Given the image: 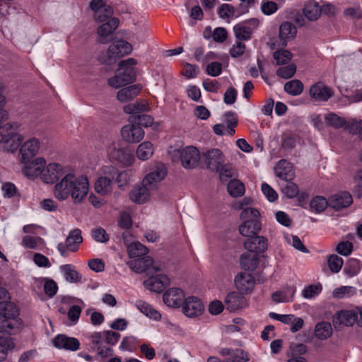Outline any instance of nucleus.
<instances>
[{
	"label": "nucleus",
	"mask_w": 362,
	"mask_h": 362,
	"mask_svg": "<svg viewBox=\"0 0 362 362\" xmlns=\"http://www.w3.org/2000/svg\"><path fill=\"white\" fill-rule=\"evenodd\" d=\"M40 143L38 139L32 137L25 141L19 148L21 161L27 163L34 158L40 148Z\"/></svg>",
	"instance_id": "14"
},
{
	"label": "nucleus",
	"mask_w": 362,
	"mask_h": 362,
	"mask_svg": "<svg viewBox=\"0 0 362 362\" xmlns=\"http://www.w3.org/2000/svg\"><path fill=\"white\" fill-rule=\"evenodd\" d=\"M329 205V200L321 196L315 197L313 199L310 204V206L313 211L317 213L323 211Z\"/></svg>",
	"instance_id": "48"
},
{
	"label": "nucleus",
	"mask_w": 362,
	"mask_h": 362,
	"mask_svg": "<svg viewBox=\"0 0 362 362\" xmlns=\"http://www.w3.org/2000/svg\"><path fill=\"white\" fill-rule=\"evenodd\" d=\"M180 156L182 165L186 169H192L197 167L200 160L199 150L194 146H187L177 151Z\"/></svg>",
	"instance_id": "8"
},
{
	"label": "nucleus",
	"mask_w": 362,
	"mask_h": 362,
	"mask_svg": "<svg viewBox=\"0 0 362 362\" xmlns=\"http://www.w3.org/2000/svg\"><path fill=\"white\" fill-rule=\"evenodd\" d=\"M303 13L308 20L315 21L320 16L322 9L317 2L310 1L305 5Z\"/></svg>",
	"instance_id": "36"
},
{
	"label": "nucleus",
	"mask_w": 362,
	"mask_h": 362,
	"mask_svg": "<svg viewBox=\"0 0 362 362\" xmlns=\"http://www.w3.org/2000/svg\"><path fill=\"white\" fill-rule=\"evenodd\" d=\"M25 163L23 173L28 177L33 179L38 175L42 176L43 168L46 164L45 160L43 158H37L33 161H28Z\"/></svg>",
	"instance_id": "26"
},
{
	"label": "nucleus",
	"mask_w": 362,
	"mask_h": 362,
	"mask_svg": "<svg viewBox=\"0 0 362 362\" xmlns=\"http://www.w3.org/2000/svg\"><path fill=\"white\" fill-rule=\"evenodd\" d=\"M18 308L14 303L7 301L0 302V316L2 319L18 317Z\"/></svg>",
	"instance_id": "38"
},
{
	"label": "nucleus",
	"mask_w": 362,
	"mask_h": 362,
	"mask_svg": "<svg viewBox=\"0 0 362 362\" xmlns=\"http://www.w3.org/2000/svg\"><path fill=\"white\" fill-rule=\"evenodd\" d=\"M183 313L189 317H195L202 314L204 305L197 297L189 296L182 303Z\"/></svg>",
	"instance_id": "16"
},
{
	"label": "nucleus",
	"mask_w": 362,
	"mask_h": 362,
	"mask_svg": "<svg viewBox=\"0 0 362 362\" xmlns=\"http://www.w3.org/2000/svg\"><path fill=\"white\" fill-rule=\"evenodd\" d=\"M101 334L102 332H94L90 335V338L91 339L92 344L97 349L98 354L102 358H105L111 356L113 351L110 347L105 346L107 344L105 337H97L98 334Z\"/></svg>",
	"instance_id": "30"
},
{
	"label": "nucleus",
	"mask_w": 362,
	"mask_h": 362,
	"mask_svg": "<svg viewBox=\"0 0 362 362\" xmlns=\"http://www.w3.org/2000/svg\"><path fill=\"white\" fill-rule=\"evenodd\" d=\"M113 13V8L107 5L95 13L93 18L95 21L103 23L112 18Z\"/></svg>",
	"instance_id": "47"
},
{
	"label": "nucleus",
	"mask_w": 362,
	"mask_h": 362,
	"mask_svg": "<svg viewBox=\"0 0 362 362\" xmlns=\"http://www.w3.org/2000/svg\"><path fill=\"white\" fill-rule=\"evenodd\" d=\"M260 216L259 211L255 208L246 207L240 214L241 220L257 219Z\"/></svg>",
	"instance_id": "57"
},
{
	"label": "nucleus",
	"mask_w": 362,
	"mask_h": 362,
	"mask_svg": "<svg viewBox=\"0 0 362 362\" xmlns=\"http://www.w3.org/2000/svg\"><path fill=\"white\" fill-rule=\"evenodd\" d=\"M288 182L282 187V192L288 198L296 197L299 192L298 187L294 182Z\"/></svg>",
	"instance_id": "58"
},
{
	"label": "nucleus",
	"mask_w": 362,
	"mask_h": 362,
	"mask_svg": "<svg viewBox=\"0 0 362 362\" xmlns=\"http://www.w3.org/2000/svg\"><path fill=\"white\" fill-rule=\"evenodd\" d=\"M127 250L129 256L132 259L141 257L148 253V248L139 242L130 244Z\"/></svg>",
	"instance_id": "41"
},
{
	"label": "nucleus",
	"mask_w": 362,
	"mask_h": 362,
	"mask_svg": "<svg viewBox=\"0 0 362 362\" xmlns=\"http://www.w3.org/2000/svg\"><path fill=\"white\" fill-rule=\"evenodd\" d=\"M361 267L362 264L359 260L357 259L351 258L346 262L344 272L349 276L351 277L358 274L361 269Z\"/></svg>",
	"instance_id": "45"
},
{
	"label": "nucleus",
	"mask_w": 362,
	"mask_h": 362,
	"mask_svg": "<svg viewBox=\"0 0 362 362\" xmlns=\"http://www.w3.org/2000/svg\"><path fill=\"white\" fill-rule=\"evenodd\" d=\"M144 134L145 132L144 129L136 124H126L121 130V135L123 140L131 144L141 141L144 139Z\"/></svg>",
	"instance_id": "12"
},
{
	"label": "nucleus",
	"mask_w": 362,
	"mask_h": 362,
	"mask_svg": "<svg viewBox=\"0 0 362 362\" xmlns=\"http://www.w3.org/2000/svg\"><path fill=\"white\" fill-rule=\"evenodd\" d=\"M332 334L331 324L326 322H319L315 327V335L317 338L324 340L329 338Z\"/></svg>",
	"instance_id": "40"
},
{
	"label": "nucleus",
	"mask_w": 362,
	"mask_h": 362,
	"mask_svg": "<svg viewBox=\"0 0 362 362\" xmlns=\"http://www.w3.org/2000/svg\"><path fill=\"white\" fill-rule=\"evenodd\" d=\"M296 292L294 286H288L283 290L272 293V298L275 303H286L292 301Z\"/></svg>",
	"instance_id": "33"
},
{
	"label": "nucleus",
	"mask_w": 362,
	"mask_h": 362,
	"mask_svg": "<svg viewBox=\"0 0 362 362\" xmlns=\"http://www.w3.org/2000/svg\"><path fill=\"white\" fill-rule=\"evenodd\" d=\"M129 121L130 122H135L140 127L144 126L145 127H151L153 123V119L147 115L132 116L129 117Z\"/></svg>",
	"instance_id": "50"
},
{
	"label": "nucleus",
	"mask_w": 362,
	"mask_h": 362,
	"mask_svg": "<svg viewBox=\"0 0 362 362\" xmlns=\"http://www.w3.org/2000/svg\"><path fill=\"white\" fill-rule=\"evenodd\" d=\"M260 257L259 255H251L244 253L240 257V264L245 270L254 271L257 269L259 263Z\"/></svg>",
	"instance_id": "34"
},
{
	"label": "nucleus",
	"mask_w": 362,
	"mask_h": 362,
	"mask_svg": "<svg viewBox=\"0 0 362 362\" xmlns=\"http://www.w3.org/2000/svg\"><path fill=\"white\" fill-rule=\"evenodd\" d=\"M132 46L124 40L117 41L110 45L107 49V54L110 59L122 57L131 53Z\"/></svg>",
	"instance_id": "19"
},
{
	"label": "nucleus",
	"mask_w": 362,
	"mask_h": 362,
	"mask_svg": "<svg viewBox=\"0 0 362 362\" xmlns=\"http://www.w3.org/2000/svg\"><path fill=\"white\" fill-rule=\"evenodd\" d=\"M53 344L57 349L70 351H76L80 346V342L77 339L64 334L57 335L53 339Z\"/></svg>",
	"instance_id": "25"
},
{
	"label": "nucleus",
	"mask_w": 362,
	"mask_h": 362,
	"mask_svg": "<svg viewBox=\"0 0 362 362\" xmlns=\"http://www.w3.org/2000/svg\"><path fill=\"white\" fill-rule=\"evenodd\" d=\"M60 271L63 273L66 281L70 283H78L81 281V275L75 269L72 264H64L60 266Z\"/></svg>",
	"instance_id": "35"
},
{
	"label": "nucleus",
	"mask_w": 362,
	"mask_h": 362,
	"mask_svg": "<svg viewBox=\"0 0 362 362\" xmlns=\"http://www.w3.org/2000/svg\"><path fill=\"white\" fill-rule=\"evenodd\" d=\"M18 124L8 122L0 127V144L8 152H15L23 141V136L18 134Z\"/></svg>",
	"instance_id": "4"
},
{
	"label": "nucleus",
	"mask_w": 362,
	"mask_h": 362,
	"mask_svg": "<svg viewBox=\"0 0 362 362\" xmlns=\"http://www.w3.org/2000/svg\"><path fill=\"white\" fill-rule=\"evenodd\" d=\"M337 252L344 256L349 255L353 250V244L349 241H342L337 246Z\"/></svg>",
	"instance_id": "62"
},
{
	"label": "nucleus",
	"mask_w": 362,
	"mask_h": 362,
	"mask_svg": "<svg viewBox=\"0 0 362 362\" xmlns=\"http://www.w3.org/2000/svg\"><path fill=\"white\" fill-rule=\"evenodd\" d=\"M44 291L49 298H52L57 292L58 286L57 283L49 279H44Z\"/></svg>",
	"instance_id": "54"
},
{
	"label": "nucleus",
	"mask_w": 362,
	"mask_h": 362,
	"mask_svg": "<svg viewBox=\"0 0 362 362\" xmlns=\"http://www.w3.org/2000/svg\"><path fill=\"white\" fill-rule=\"evenodd\" d=\"M95 189L101 195L107 194L112 189L111 179L106 176L100 177L95 183Z\"/></svg>",
	"instance_id": "42"
},
{
	"label": "nucleus",
	"mask_w": 362,
	"mask_h": 362,
	"mask_svg": "<svg viewBox=\"0 0 362 362\" xmlns=\"http://www.w3.org/2000/svg\"><path fill=\"white\" fill-rule=\"evenodd\" d=\"M105 337L106 344L110 346L115 345L117 343L120 338V334L116 332L112 331H103L101 334H98L97 337Z\"/></svg>",
	"instance_id": "55"
},
{
	"label": "nucleus",
	"mask_w": 362,
	"mask_h": 362,
	"mask_svg": "<svg viewBox=\"0 0 362 362\" xmlns=\"http://www.w3.org/2000/svg\"><path fill=\"white\" fill-rule=\"evenodd\" d=\"M89 192V182L86 176H76L73 173L66 174L54 185V197L59 201L71 197L74 204L83 202Z\"/></svg>",
	"instance_id": "1"
},
{
	"label": "nucleus",
	"mask_w": 362,
	"mask_h": 362,
	"mask_svg": "<svg viewBox=\"0 0 362 362\" xmlns=\"http://www.w3.org/2000/svg\"><path fill=\"white\" fill-rule=\"evenodd\" d=\"M253 28L248 23H240L233 27V33L238 40L246 41L251 38Z\"/></svg>",
	"instance_id": "32"
},
{
	"label": "nucleus",
	"mask_w": 362,
	"mask_h": 362,
	"mask_svg": "<svg viewBox=\"0 0 362 362\" xmlns=\"http://www.w3.org/2000/svg\"><path fill=\"white\" fill-rule=\"evenodd\" d=\"M119 23V19L114 17L100 25L97 30L99 36L98 42L102 44L108 43L112 39L113 33L118 28Z\"/></svg>",
	"instance_id": "13"
},
{
	"label": "nucleus",
	"mask_w": 362,
	"mask_h": 362,
	"mask_svg": "<svg viewBox=\"0 0 362 362\" xmlns=\"http://www.w3.org/2000/svg\"><path fill=\"white\" fill-rule=\"evenodd\" d=\"M65 175L62 166L53 163H49L46 168L44 167L41 179L45 183L52 184Z\"/></svg>",
	"instance_id": "17"
},
{
	"label": "nucleus",
	"mask_w": 362,
	"mask_h": 362,
	"mask_svg": "<svg viewBox=\"0 0 362 362\" xmlns=\"http://www.w3.org/2000/svg\"><path fill=\"white\" fill-rule=\"evenodd\" d=\"M249 361L248 355L242 349H234L231 359L229 362H247Z\"/></svg>",
	"instance_id": "64"
},
{
	"label": "nucleus",
	"mask_w": 362,
	"mask_h": 362,
	"mask_svg": "<svg viewBox=\"0 0 362 362\" xmlns=\"http://www.w3.org/2000/svg\"><path fill=\"white\" fill-rule=\"evenodd\" d=\"M141 90V86L140 85H131L120 89L117 93V98L121 103H127L135 98Z\"/></svg>",
	"instance_id": "31"
},
{
	"label": "nucleus",
	"mask_w": 362,
	"mask_h": 362,
	"mask_svg": "<svg viewBox=\"0 0 362 362\" xmlns=\"http://www.w3.org/2000/svg\"><path fill=\"white\" fill-rule=\"evenodd\" d=\"M91 235L93 238L100 243H106L109 240V235L103 228H97L92 230Z\"/></svg>",
	"instance_id": "60"
},
{
	"label": "nucleus",
	"mask_w": 362,
	"mask_h": 362,
	"mask_svg": "<svg viewBox=\"0 0 362 362\" xmlns=\"http://www.w3.org/2000/svg\"><path fill=\"white\" fill-rule=\"evenodd\" d=\"M328 265L333 273L339 272L344 264L343 259L337 255H331L327 259Z\"/></svg>",
	"instance_id": "51"
},
{
	"label": "nucleus",
	"mask_w": 362,
	"mask_h": 362,
	"mask_svg": "<svg viewBox=\"0 0 362 362\" xmlns=\"http://www.w3.org/2000/svg\"><path fill=\"white\" fill-rule=\"evenodd\" d=\"M135 305L136 308L140 310V312L147 317L156 320H158L161 318V315L160 313L155 310L149 303H146V301L139 300L136 302Z\"/></svg>",
	"instance_id": "37"
},
{
	"label": "nucleus",
	"mask_w": 362,
	"mask_h": 362,
	"mask_svg": "<svg viewBox=\"0 0 362 362\" xmlns=\"http://www.w3.org/2000/svg\"><path fill=\"white\" fill-rule=\"evenodd\" d=\"M261 10L265 15H272L278 10V5L274 1L264 0L261 5Z\"/></svg>",
	"instance_id": "59"
},
{
	"label": "nucleus",
	"mask_w": 362,
	"mask_h": 362,
	"mask_svg": "<svg viewBox=\"0 0 362 362\" xmlns=\"http://www.w3.org/2000/svg\"><path fill=\"white\" fill-rule=\"evenodd\" d=\"M202 158L206 168L213 172L218 171L225 161L224 155L218 148H211L206 151Z\"/></svg>",
	"instance_id": "9"
},
{
	"label": "nucleus",
	"mask_w": 362,
	"mask_h": 362,
	"mask_svg": "<svg viewBox=\"0 0 362 362\" xmlns=\"http://www.w3.org/2000/svg\"><path fill=\"white\" fill-rule=\"evenodd\" d=\"M353 199L351 195L346 192L331 196L329 199V206L335 210L346 208L351 204Z\"/></svg>",
	"instance_id": "27"
},
{
	"label": "nucleus",
	"mask_w": 362,
	"mask_h": 362,
	"mask_svg": "<svg viewBox=\"0 0 362 362\" xmlns=\"http://www.w3.org/2000/svg\"><path fill=\"white\" fill-rule=\"evenodd\" d=\"M136 64L137 61L134 58L119 62L115 75L107 80V84L114 88H119L134 82L136 79L134 66Z\"/></svg>",
	"instance_id": "3"
},
{
	"label": "nucleus",
	"mask_w": 362,
	"mask_h": 362,
	"mask_svg": "<svg viewBox=\"0 0 362 362\" xmlns=\"http://www.w3.org/2000/svg\"><path fill=\"white\" fill-rule=\"evenodd\" d=\"M107 154L111 160H116L124 166L132 164L134 157L127 148L121 147L119 143H112L107 148Z\"/></svg>",
	"instance_id": "6"
},
{
	"label": "nucleus",
	"mask_w": 362,
	"mask_h": 362,
	"mask_svg": "<svg viewBox=\"0 0 362 362\" xmlns=\"http://www.w3.org/2000/svg\"><path fill=\"white\" fill-rule=\"evenodd\" d=\"M226 308L230 312H235L245 308L247 303L245 297L240 293L233 291L229 293L225 298Z\"/></svg>",
	"instance_id": "18"
},
{
	"label": "nucleus",
	"mask_w": 362,
	"mask_h": 362,
	"mask_svg": "<svg viewBox=\"0 0 362 362\" xmlns=\"http://www.w3.org/2000/svg\"><path fill=\"white\" fill-rule=\"evenodd\" d=\"M82 242L81 231L75 229L70 232L64 243H61L58 245L57 249L62 256L67 257V251L76 252Z\"/></svg>",
	"instance_id": "7"
},
{
	"label": "nucleus",
	"mask_w": 362,
	"mask_h": 362,
	"mask_svg": "<svg viewBox=\"0 0 362 362\" xmlns=\"http://www.w3.org/2000/svg\"><path fill=\"white\" fill-rule=\"evenodd\" d=\"M235 286L238 290L244 293H250L255 287L254 277L245 272L238 274L235 278Z\"/></svg>",
	"instance_id": "22"
},
{
	"label": "nucleus",
	"mask_w": 362,
	"mask_h": 362,
	"mask_svg": "<svg viewBox=\"0 0 362 362\" xmlns=\"http://www.w3.org/2000/svg\"><path fill=\"white\" fill-rule=\"evenodd\" d=\"M284 90L291 95H299L303 90V83L297 79L286 82L284 86Z\"/></svg>",
	"instance_id": "43"
},
{
	"label": "nucleus",
	"mask_w": 362,
	"mask_h": 362,
	"mask_svg": "<svg viewBox=\"0 0 362 362\" xmlns=\"http://www.w3.org/2000/svg\"><path fill=\"white\" fill-rule=\"evenodd\" d=\"M245 190L244 185L238 180H230L228 185V192L233 197H241Z\"/></svg>",
	"instance_id": "46"
},
{
	"label": "nucleus",
	"mask_w": 362,
	"mask_h": 362,
	"mask_svg": "<svg viewBox=\"0 0 362 362\" xmlns=\"http://www.w3.org/2000/svg\"><path fill=\"white\" fill-rule=\"evenodd\" d=\"M297 33L296 26L290 22H284L279 27V37L282 46H286L288 41L293 40Z\"/></svg>",
	"instance_id": "29"
},
{
	"label": "nucleus",
	"mask_w": 362,
	"mask_h": 362,
	"mask_svg": "<svg viewBox=\"0 0 362 362\" xmlns=\"http://www.w3.org/2000/svg\"><path fill=\"white\" fill-rule=\"evenodd\" d=\"M166 174L165 165L158 163L155 169L144 177L142 185L135 187L130 192L131 200L136 204H143L146 202L150 197L151 192L157 188L158 183L164 179Z\"/></svg>",
	"instance_id": "2"
},
{
	"label": "nucleus",
	"mask_w": 362,
	"mask_h": 362,
	"mask_svg": "<svg viewBox=\"0 0 362 362\" xmlns=\"http://www.w3.org/2000/svg\"><path fill=\"white\" fill-rule=\"evenodd\" d=\"M296 71V65L291 64L288 66L280 67L276 71V74L279 77L288 79L291 78Z\"/></svg>",
	"instance_id": "53"
},
{
	"label": "nucleus",
	"mask_w": 362,
	"mask_h": 362,
	"mask_svg": "<svg viewBox=\"0 0 362 362\" xmlns=\"http://www.w3.org/2000/svg\"><path fill=\"white\" fill-rule=\"evenodd\" d=\"M127 264L135 272H146L147 275H150L152 272H160L162 270L160 267L153 265V260L150 257H139L129 261Z\"/></svg>",
	"instance_id": "11"
},
{
	"label": "nucleus",
	"mask_w": 362,
	"mask_h": 362,
	"mask_svg": "<svg viewBox=\"0 0 362 362\" xmlns=\"http://www.w3.org/2000/svg\"><path fill=\"white\" fill-rule=\"evenodd\" d=\"M362 327V309L342 310L337 312L334 316L333 325L336 328L351 327L355 323Z\"/></svg>",
	"instance_id": "5"
},
{
	"label": "nucleus",
	"mask_w": 362,
	"mask_h": 362,
	"mask_svg": "<svg viewBox=\"0 0 362 362\" xmlns=\"http://www.w3.org/2000/svg\"><path fill=\"white\" fill-rule=\"evenodd\" d=\"M291 57L292 54L286 49L277 50L274 53V58L278 65L287 64Z\"/></svg>",
	"instance_id": "52"
},
{
	"label": "nucleus",
	"mask_w": 362,
	"mask_h": 362,
	"mask_svg": "<svg viewBox=\"0 0 362 362\" xmlns=\"http://www.w3.org/2000/svg\"><path fill=\"white\" fill-rule=\"evenodd\" d=\"M310 95L317 101L325 102L333 95V92L323 83L317 82L310 86Z\"/></svg>",
	"instance_id": "21"
},
{
	"label": "nucleus",
	"mask_w": 362,
	"mask_h": 362,
	"mask_svg": "<svg viewBox=\"0 0 362 362\" xmlns=\"http://www.w3.org/2000/svg\"><path fill=\"white\" fill-rule=\"evenodd\" d=\"M153 153V146L149 141L142 142L136 151L137 158L141 160L149 159Z\"/></svg>",
	"instance_id": "39"
},
{
	"label": "nucleus",
	"mask_w": 362,
	"mask_h": 362,
	"mask_svg": "<svg viewBox=\"0 0 362 362\" xmlns=\"http://www.w3.org/2000/svg\"><path fill=\"white\" fill-rule=\"evenodd\" d=\"M267 239L264 236L255 235L244 242V247L252 252L262 253L267 250Z\"/></svg>",
	"instance_id": "23"
},
{
	"label": "nucleus",
	"mask_w": 362,
	"mask_h": 362,
	"mask_svg": "<svg viewBox=\"0 0 362 362\" xmlns=\"http://www.w3.org/2000/svg\"><path fill=\"white\" fill-rule=\"evenodd\" d=\"M22 327V321L18 317L4 318L1 321L0 333L11 338L12 341L15 344L13 338L11 337V335L19 332Z\"/></svg>",
	"instance_id": "15"
},
{
	"label": "nucleus",
	"mask_w": 362,
	"mask_h": 362,
	"mask_svg": "<svg viewBox=\"0 0 362 362\" xmlns=\"http://www.w3.org/2000/svg\"><path fill=\"white\" fill-rule=\"evenodd\" d=\"M274 172L278 177L285 181H291L295 177V171L292 163L285 159H281L276 163Z\"/></svg>",
	"instance_id": "24"
},
{
	"label": "nucleus",
	"mask_w": 362,
	"mask_h": 362,
	"mask_svg": "<svg viewBox=\"0 0 362 362\" xmlns=\"http://www.w3.org/2000/svg\"><path fill=\"white\" fill-rule=\"evenodd\" d=\"M218 13L221 18L230 17H239L240 16L237 7L228 4H222L218 9Z\"/></svg>",
	"instance_id": "44"
},
{
	"label": "nucleus",
	"mask_w": 362,
	"mask_h": 362,
	"mask_svg": "<svg viewBox=\"0 0 362 362\" xmlns=\"http://www.w3.org/2000/svg\"><path fill=\"white\" fill-rule=\"evenodd\" d=\"M356 289L351 286H341L333 291V296L337 298H342L346 296H352L355 293Z\"/></svg>",
	"instance_id": "56"
},
{
	"label": "nucleus",
	"mask_w": 362,
	"mask_h": 362,
	"mask_svg": "<svg viewBox=\"0 0 362 362\" xmlns=\"http://www.w3.org/2000/svg\"><path fill=\"white\" fill-rule=\"evenodd\" d=\"M321 291L322 286L320 284L310 285L303 289V296L305 298H311L320 293Z\"/></svg>",
	"instance_id": "61"
},
{
	"label": "nucleus",
	"mask_w": 362,
	"mask_h": 362,
	"mask_svg": "<svg viewBox=\"0 0 362 362\" xmlns=\"http://www.w3.org/2000/svg\"><path fill=\"white\" fill-rule=\"evenodd\" d=\"M245 221L240 225V233L247 238L257 235L262 228V224L258 219L244 220Z\"/></svg>",
	"instance_id": "28"
},
{
	"label": "nucleus",
	"mask_w": 362,
	"mask_h": 362,
	"mask_svg": "<svg viewBox=\"0 0 362 362\" xmlns=\"http://www.w3.org/2000/svg\"><path fill=\"white\" fill-rule=\"evenodd\" d=\"M325 119L330 126L335 129L343 127L346 124L345 119L340 117L339 115L334 112H329L325 116Z\"/></svg>",
	"instance_id": "49"
},
{
	"label": "nucleus",
	"mask_w": 362,
	"mask_h": 362,
	"mask_svg": "<svg viewBox=\"0 0 362 362\" xmlns=\"http://www.w3.org/2000/svg\"><path fill=\"white\" fill-rule=\"evenodd\" d=\"M185 293L178 288H171L163 295L164 303L171 308H179L183 303Z\"/></svg>",
	"instance_id": "20"
},
{
	"label": "nucleus",
	"mask_w": 362,
	"mask_h": 362,
	"mask_svg": "<svg viewBox=\"0 0 362 362\" xmlns=\"http://www.w3.org/2000/svg\"><path fill=\"white\" fill-rule=\"evenodd\" d=\"M158 272H152L151 276L144 281V284L148 290L160 293L164 288L170 284L169 278L163 274H158Z\"/></svg>",
	"instance_id": "10"
},
{
	"label": "nucleus",
	"mask_w": 362,
	"mask_h": 362,
	"mask_svg": "<svg viewBox=\"0 0 362 362\" xmlns=\"http://www.w3.org/2000/svg\"><path fill=\"white\" fill-rule=\"evenodd\" d=\"M206 72L211 76H218L222 72V64L220 62H211L207 65Z\"/></svg>",
	"instance_id": "63"
}]
</instances>
